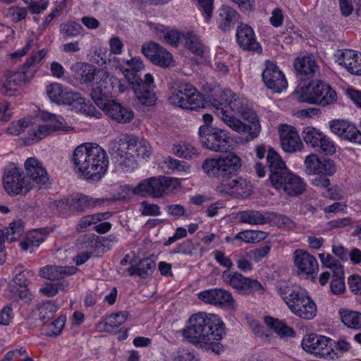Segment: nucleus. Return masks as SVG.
Listing matches in <instances>:
<instances>
[{"mask_svg":"<svg viewBox=\"0 0 361 361\" xmlns=\"http://www.w3.org/2000/svg\"><path fill=\"white\" fill-rule=\"evenodd\" d=\"M241 166V159L234 153H229L218 159H206L202 169L209 177L220 180L216 188L218 193L246 199L252 193V186L250 180L236 176Z\"/></svg>","mask_w":361,"mask_h":361,"instance_id":"f257e3e1","label":"nucleus"},{"mask_svg":"<svg viewBox=\"0 0 361 361\" xmlns=\"http://www.w3.org/2000/svg\"><path fill=\"white\" fill-rule=\"evenodd\" d=\"M225 334L223 321L216 314L205 312L192 314L188 321V326L183 330V336L189 342L211 349L216 353H219L222 349L220 341Z\"/></svg>","mask_w":361,"mask_h":361,"instance_id":"f03ea898","label":"nucleus"},{"mask_svg":"<svg viewBox=\"0 0 361 361\" xmlns=\"http://www.w3.org/2000/svg\"><path fill=\"white\" fill-rule=\"evenodd\" d=\"M267 168L269 171V180L276 189H282L286 195L297 197L306 190V184L298 176L290 172L280 155L272 148H269L267 154V164L257 162L255 169L258 177L265 176Z\"/></svg>","mask_w":361,"mask_h":361,"instance_id":"7ed1b4c3","label":"nucleus"},{"mask_svg":"<svg viewBox=\"0 0 361 361\" xmlns=\"http://www.w3.org/2000/svg\"><path fill=\"white\" fill-rule=\"evenodd\" d=\"M73 161L78 171L87 180H99L106 173L109 158L105 150L97 144L85 143L74 150Z\"/></svg>","mask_w":361,"mask_h":361,"instance_id":"20e7f679","label":"nucleus"},{"mask_svg":"<svg viewBox=\"0 0 361 361\" xmlns=\"http://www.w3.org/2000/svg\"><path fill=\"white\" fill-rule=\"evenodd\" d=\"M128 68H125V77L132 87L136 97L145 106H153L157 101L154 93V78L150 73H147L144 79L137 73L144 68L140 57H134L126 62Z\"/></svg>","mask_w":361,"mask_h":361,"instance_id":"39448f33","label":"nucleus"},{"mask_svg":"<svg viewBox=\"0 0 361 361\" xmlns=\"http://www.w3.org/2000/svg\"><path fill=\"white\" fill-rule=\"evenodd\" d=\"M46 54L44 49L33 52L20 70L6 71L1 79V94L6 97L13 96L20 86L30 82L37 71V66Z\"/></svg>","mask_w":361,"mask_h":361,"instance_id":"423d86ee","label":"nucleus"},{"mask_svg":"<svg viewBox=\"0 0 361 361\" xmlns=\"http://www.w3.org/2000/svg\"><path fill=\"white\" fill-rule=\"evenodd\" d=\"M298 101L326 106L337 101V94L332 87L323 81L310 82L307 85L297 88Z\"/></svg>","mask_w":361,"mask_h":361,"instance_id":"0eeeda50","label":"nucleus"},{"mask_svg":"<svg viewBox=\"0 0 361 361\" xmlns=\"http://www.w3.org/2000/svg\"><path fill=\"white\" fill-rule=\"evenodd\" d=\"M229 105L230 114H233L235 117V114H238L247 122L244 123L241 121L245 129L235 131L239 133H247L252 139L257 137L261 130V126L257 114L250 108L248 102L245 98L235 95L230 99Z\"/></svg>","mask_w":361,"mask_h":361,"instance_id":"6e6552de","label":"nucleus"},{"mask_svg":"<svg viewBox=\"0 0 361 361\" xmlns=\"http://www.w3.org/2000/svg\"><path fill=\"white\" fill-rule=\"evenodd\" d=\"M333 340L325 336L311 334L302 341V347L307 353L326 360H336L338 355L333 348Z\"/></svg>","mask_w":361,"mask_h":361,"instance_id":"1a4fd4ad","label":"nucleus"},{"mask_svg":"<svg viewBox=\"0 0 361 361\" xmlns=\"http://www.w3.org/2000/svg\"><path fill=\"white\" fill-rule=\"evenodd\" d=\"M3 184L6 192L10 195H25L32 187L23 171L13 164L6 169Z\"/></svg>","mask_w":361,"mask_h":361,"instance_id":"9d476101","label":"nucleus"},{"mask_svg":"<svg viewBox=\"0 0 361 361\" xmlns=\"http://www.w3.org/2000/svg\"><path fill=\"white\" fill-rule=\"evenodd\" d=\"M200 142L212 151L224 152L229 147L230 137L219 128L202 125L199 129Z\"/></svg>","mask_w":361,"mask_h":361,"instance_id":"9b49d317","label":"nucleus"},{"mask_svg":"<svg viewBox=\"0 0 361 361\" xmlns=\"http://www.w3.org/2000/svg\"><path fill=\"white\" fill-rule=\"evenodd\" d=\"M235 96L231 90H227L216 94L212 100V105L216 110V115L233 130L245 129L241 121L229 114V100Z\"/></svg>","mask_w":361,"mask_h":361,"instance_id":"f8f14e48","label":"nucleus"},{"mask_svg":"<svg viewBox=\"0 0 361 361\" xmlns=\"http://www.w3.org/2000/svg\"><path fill=\"white\" fill-rule=\"evenodd\" d=\"M286 299V304L296 316L305 319H312L316 316V304L305 293L293 290Z\"/></svg>","mask_w":361,"mask_h":361,"instance_id":"ddd939ff","label":"nucleus"},{"mask_svg":"<svg viewBox=\"0 0 361 361\" xmlns=\"http://www.w3.org/2000/svg\"><path fill=\"white\" fill-rule=\"evenodd\" d=\"M173 181L172 178L166 176L151 177L140 182L133 191L142 197L159 198L168 192Z\"/></svg>","mask_w":361,"mask_h":361,"instance_id":"4468645a","label":"nucleus"},{"mask_svg":"<svg viewBox=\"0 0 361 361\" xmlns=\"http://www.w3.org/2000/svg\"><path fill=\"white\" fill-rule=\"evenodd\" d=\"M225 281L239 294L243 295H253L255 293H262L264 291V288L259 281L245 277L238 272L228 275Z\"/></svg>","mask_w":361,"mask_h":361,"instance_id":"2eb2a0df","label":"nucleus"},{"mask_svg":"<svg viewBox=\"0 0 361 361\" xmlns=\"http://www.w3.org/2000/svg\"><path fill=\"white\" fill-rule=\"evenodd\" d=\"M305 171L308 175L332 176L336 171L334 161L329 158H319L317 154H311L306 157Z\"/></svg>","mask_w":361,"mask_h":361,"instance_id":"dca6fc26","label":"nucleus"},{"mask_svg":"<svg viewBox=\"0 0 361 361\" xmlns=\"http://www.w3.org/2000/svg\"><path fill=\"white\" fill-rule=\"evenodd\" d=\"M141 51L152 63L162 68H167L172 63V54L154 42L144 44Z\"/></svg>","mask_w":361,"mask_h":361,"instance_id":"f3484780","label":"nucleus"},{"mask_svg":"<svg viewBox=\"0 0 361 361\" xmlns=\"http://www.w3.org/2000/svg\"><path fill=\"white\" fill-rule=\"evenodd\" d=\"M262 79L266 86L274 92L280 93L288 86L285 75L272 62L267 63V68L262 73Z\"/></svg>","mask_w":361,"mask_h":361,"instance_id":"a211bd4d","label":"nucleus"},{"mask_svg":"<svg viewBox=\"0 0 361 361\" xmlns=\"http://www.w3.org/2000/svg\"><path fill=\"white\" fill-rule=\"evenodd\" d=\"M332 133L343 140L361 145V132L350 122L345 120L336 119L329 123Z\"/></svg>","mask_w":361,"mask_h":361,"instance_id":"6ab92c4d","label":"nucleus"},{"mask_svg":"<svg viewBox=\"0 0 361 361\" xmlns=\"http://www.w3.org/2000/svg\"><path fill=\"white\" fill-rule=\"evenodd\" d=\"M295 267L298 269L300 275L310 276L317 271L319 269L316 258L305 250L298 249L293 254Z\"/></svg>","mask_w":361,"mask_h":361,"instance_id":"aec40b11","label":"nucleus"},{"mask_svg":"<svg viewBox=\"0 0 361 361\" xmlns=\"http://www.w3.org/2000/svg\"><path fill=\"white\" fill-rule=\"evenodd\" d=\"M236 39L243 49L254 52H262V47L257 41L253 29L248 25L241 23L237 29Z\"/></svg>","mask_w":361,"mask_h":361,"instance_id":"412c9836","label":"nucleus"},{"mask_svg":"<svg viewBox=\"0 0 361 361\" xmlns=\"http://www.w3.org/2000/svg\"><path fill=\"white\" fill-rule=\"evenodd\" d=\"M198 298L204 301L205 303L214 305L216 306H228L233 307L234 300L232 295L228 291L214 288L206 290L198 293Z\"/></svg>","mask_w":361,"mask_h":361,"instance_id":"4be33fe9","label":"nucleus"},{"mask_svg":"<svg viewBox=\"0 0 361 361\" xmlns=\"http://www.w3.org/2000/svg\"><path fill=\"white\" fill-rule=\"evenodd\" d=\"M294 67L298 78L303 81L312 80L319 72V68L312 56L296 59Z\"/></svg>","mask_w":361,"mask_h":361,"instance_id":"5701e85b","label":"nucleus"},{"mask_svg":"<svg viewBox=\"0 0 361 361\" xmlns=\"http://www.w3.org/2000/svg\"><path fill=\"white\" fill-rule=\"evenodd\" d=\"M110 87L106 81L104 73H102L101 80L92 87L90 92L92 99L102 111L106 109L111 102L114 101L111 99L112 91Z\"/></svg>","mask_w":361,"mask_h":361,"instance_id":"b1692460","label":"nucleus"},{"mask_svg":"<svg viewBox=\"0 0 361 361\" xmlns=\"http://www.w3.org/2000/svg\"><path fill=\"white\" fill-rule=\"evenodd\" d=\"M27 176L40 185H46L49 182L47 172L42 163L35 157L28 158L25 162Z\"/></svg>","mask_w":361,"mask_h":361,"instance_id":"393cba45","label":"nucleus"},{"mask_svg":"<svg viewBox=\"0 0 361 361\" xmlns=\"http://www.w3.org/2000/svg\"><path fill=\"white\" fill-rule=\"evenodd\" d=\"M47 94L53 102L71 106L78 92L68 90L59 83H52L47 87Z\"/></svg>","mask_w":361,"mask_h":361,"instance_id":"a878e982","label":"nucleus"},{"mask_svg":"<svg viewBox=\"0 0 361 361\" xmlns=\"http://www.w3.org/2000/svg\"><path fill=\"white\" fill-rule=\"evenodd\" d=\"M280 139L281 147L286 152H295L300 150L302 146L295 129L288 126L280 129Z\"/></svg>","mask_w":361,"mask_h":361,"instance_id":"bb28decb","label":"nucleus"},{"mask_svg":"<svg viewBox=\"0 0 361 361\" xmlns=\"http://www.w3.org/2000/svg\"><path fill=\"white\" fill-rule=\"evenodd\" d=\"M240 15L238 11L228 5H223L218 10L217 24L223 32H226L233 29L238 23Z\"/></svg>","mask_w":361,"mask_h":361,"instance_id":"cd10ccee","label":"nucleus"},{"mask_svg":"<svg viewBox=\"0 0 361 361\" xmlns=\"http://www.w3.org/2000/svg\"><path fill=\"white\" fill-rule=\"evenodd\" d=\"M104 111L110 118L119 123H130L134 117V113L130 108L122 106L115 100L111 102Z\"/></svg>","mask_w":361,"mask_h":361,"instance_id":"c85d7f7f","label":"nucleus"},{"mask_svg":"<svg viewBox=\"0 0 361 361\" xmlns=\"http://www.w3.org/2000/svg\"><path fill=\"white\" fill-rule=\"evenodd\" d=\"M194 87L192 85L186 82L178 84L169 98L170 103L178 107L186 106L188 104L187 100L190 97L189 94L194 91Z\"/></svg>","mask_w":361,"mask_h":361,"instance_id":"c756f323","label":"nucleus"},{"mask_svg":"<svg viewBox=\"0 0 361 361\" xmlns=\"http://www.w3.org/2000/svg\"><path fill=\"white\" fill-rule=\"evenodd\" d=\"M74 267L47 266L40 269L39 276L50 281H56L75 273Z\"/></svg>","mask_w":361,"mask_h":361,"instance_id":"7c9ffc66","label":"nucleus"},{"mask_svg":"<svg viewBox=\"0 0 361 361\" xmlns=\"http://www.w3.org/2000/svg\"><path fill=\"white\" fill-rule=\"evenodd\" d=\"M156 263L150 258L140 259L136 264L131 265L127 269L130 276H138L141 279H146L152 275L155 270Z\"/></svg>","mask_w":361,"mask_h":361,"instance_id":"2f4dec72","label":"nucleus"},{"mask_svg":"<svg viewBox=\"0 0 361 361\" xmlns=\"http://www.w3.org/2000/svg\"><path fill=\"white\" fill-rule=\"evenodd\" d=\"M24 231V224L22 220L15 221L8 227L0 229V245H4L5 241L10 243L17 240Z\"/></svg>","mask_w":361,"mask_h":361,"instance_id":"473e14b6","label":"nucleus"},{"mask_svg":"<svg viewBox=\"0 0 361 361\" xmlns=\"http://www.w3.org/2000/svg\"><path fill=\"white\" fill-rule=\"evenodd\" d=\"M269 212L262 213L260 211L250 209L238 212L240 222L250 225H264L269 223Z\"/></svg>","mask_w":361,"mask_h":361,"instance_id":"72a5a7b5","label":"nucleus"},{"mask_svg":"<svg viewBox=\"0 0 361 361\" xmlns=\"http://www.w3.org/2000/svg\"><path fill=\"white\" fill-rule=\"evenodd\" d=\"M130 152L132 155L140 158H147L152 154V147L149 142L143 138L130 135Z\"/></svg>","mask_w":361,"mask_h":361,"instance_id":"f704fd0d","label":"nucleus"},{"mask_svg":"<svg viewBox=\"0 0 361 361\" xmlns=\"http://www.w3.org/2000/svg\"><path fill=\"white\" fill-rule=\"evenodd\" d=\"M73 78L80 83H87L94 79L96 69L87 63H78L71 67Z\"/></svg>","mask_w":361,"mask_h":361,"instance_id":"c9c22d12","label":"nucleus"},{"mask_svg":"<svg viewBox=\"0 0 361 361\" xmlns=\"http://www.w3.org/2000/svg\"><path fill=\"white\" fill-rule=\"evenodd\" d=\"M58 123V124H45L39 126L38 128L33 132L35 137L32 140H35L37 142L49 135L52 132L56 130L69 131L72 130L71 127L66 126L63 118H59Z\"/></svg>","mask_w":361,"mask_h":361,"instance_id":"e433bc0d","label":"nucleus"},{"mask_svg":"<svg viewBox=\"0 0 361 361\" xmlns=\"http://www.w3.org/2000/svg\"><path fill=\"white\" fill-rule=\"evenodd\" d=\"M343 63L352 74L361 75V53L353 50H345L342 54Z\"/></svg>","mask_w":361,"mask_h":361,"instance_id":"4c0bfd02","label":"nucleus"},{"mask_svg":"<svg viewBox=\"0 0 361 361\" xmlns=\"http://www.w3.org/2000/svg\"><path fill=\"white\" fill-rule=\"evenodd\" d=\"M102 202V200L94 199L82 194H78L71 199L70 207L78 212H83Z\"/></svg>","mask_w":361,"mask_h":361,"instance_id":"58836bf2","label":"nucleus"},{"mask_svg":"<svg viewBox=\"0 0 361 361\" xmlns=\"http://www.w3.org/2000/svg\"><path fill=\"white\" fill-rule=\"evenodd\" d=\"M71 106L76 111L89 116L95 117L96 118H99L102 116L101 112L97 111L95 106H94L90 101L86 102V99L81 97L79 93L75 96V99Z\"/></svg>","mask_w":361,"mask_h":361,"instance_id":"ea45409f","label":"nucleus"},{"mask_svg":"<svg viewBox=\"0 0 361 361\" xmlns=\"http://www.w3.org/2000/svg\"><path fill=\"white\" fill-rule=\"evenodd\" d=\"M342 322L348 327L361 329V313L347 309L341 308L338 310Z\"/></svg>","mask_w":361,"mask_h":361,"instance_id":"a19ab883","label":"nucleus"},{"mask_svg":"<svg viewBox=\"0 0 361 361\" xmlns=\"http://www.w3.org/2000/svg\"><path fill=\"white\" fill-rule=\"evenodd\" d=\"M185 40V47L194 54L197 56H202L205 47L202 42L200 38L193 32H188L185 35L183 34Z\"/></svg>","mask_w":361,"mask_h":361,"instance_id":"79ce46f5","label":"nucleus"},{"mask_svg":"<svg viewBox=\"0 0 361 361\" xmlns=\"http://www.w3.org/2000/svg\"><path fill=\"white\" fill-rule=\"evenodd\" d=\"M58 310V306L52 300H47L38 305L36 311L38 316L45 324L51 319Z\"/></svg>","mask_w":361,"mask_h":361,"instance_id":"37998d69","label":"nucleus"},{"mask_svg":"<svg viewBox=\"0 0 361 361\" xmlns=\"http://www.w3.org/2000/svg\"><path fill=\"white\" fill-rule=\"evenodd\" d=\"M264 322L267 326L271 328L281 337L293 336L294 331L292 328L286 326L284 323L277 319L271 317H266Z\"/></svg>","mask_w":361,"mask_h":361,"instance_id":"c03bdc74","label":"nucleus"},{"mask_svg":"<svg viewBox=\"0 0 361 361\" xmlns=\"http://www.w3.org/2000/svg\"><path fill=\"white\" fill-rule=\"evenodd\" d=\"M324 133L315 128L307 126L302 132V137L307 145L313 148H317L322 138Z\"/></svg>","mask_w":361,"mask_h":361,"instance_id":"a18cd8bd","label":"nucleus"},{"mask_svg":"<svg viewBox=\"0 0 361 361\" xmlns=\"http://www.w3.org/2000/svg\"><path fill=\"white\" fill-rule=\"evenodd\" d=\"M331 281V290L335 295L343 293L345 290L344 269L343 267H338L332 275Z\"/></svg>","mask_w":361,"mask_h":361,"instance_id":"49530a36","label":"nucleus"},{"mask_svg":"<svg viewBox=\"0 0 361 361\" xmlns=\"http://www.w3.org/2000/svg\"><path fill=\"white\" fill-rule=\"evenodd\" d=\"M270 222H274L279 228L288 231L294 230L297 227L296 223L288 216L275 212H269V223Z\"/></svg>","mask_w":361,"mask_h":361,"instance_id":"de8ad7c7","label":"nucleus"},{"mask_svg":"<svg viewBox=\"0 0 361 361\" xmlns=\"http://www.w3.org/2000/svg\"><path fill=\"white\" fill-rule=\"evenodd\" d=\"M160 27V29L157 28L159 37L170 45L177 47L179 44L180 37H183V35L177 30H166L162 25Z\"/></svg>","mask_w":361,"mask_h":361,"instance_id":"09e8293b","label":"nucleus"},{"mask_svg":"<svg viewBox=\"0 0 361 361\" xmlns=\"http://www.w3.org/2000/svg\"><path fill=\"white\" fill-rule=\"evenodd\" d=\"M82 32V27L75 21H66L60 25V33L64 39L77 37L81 35Z\"/></svg>","mask_w":361,"mask_h":361,"instance_id":"8fccbe9b","label":"nucleus"},{"mask_svg":"<svg viewBox=\"0 0 361 361\" xmlns=\"http://www.w3.org/2000/svg\"><path fill=\"white\" fill-rule=\"evenodd\" d=\"M130 135H126L122 138L115 140L111 142V149L113 154L117 155V158L125 156L126 153H130Z\"/></svg>","mask_w":361,"mask_h":361,"instance_id":"3c124183","label":"nucleus"},{"mask_svg":"<svg viewBox=\"0 0 361 361\" xmlns=\"http://www.w3.org/2000/svg\"><path fill=\"white\" fill-rule=\"evenodd\" d=\"M266 237L267 233L265 232L253 230L240 231L235 235V238H238V240H240L246 243L259 242L265 239Z\"/></svg>","mask_w":361,"mask_h":361,"instance_id":"603ef678","label":"nucleus"},{"mask_svg":"<svg viewBox=\"0 0 361 361\" xmlns=\"http://www.w3.org/2000/svg\"><path fill=\"white\" fill-rule=\"evenodd\" d=\"M76 247L78 250L93 254L97 247V242L94 235H85L77 240Z\"/></svg>","mask_w":361,"mask_h":361,"instance_id":"864d4df0","label":"nucleus"},{"mask_svg":"<svg viewBox=\"0 0 361 361\" xmlns=\"http://www.w3.org/2000/svg\"><path fill=\"white\" fill-rule=\"evenodd\" d=\"M189 94L190 97L187 100L188 104L186 106H182L180 108L195 110L205 106V99L203 95L195 87H194V91H192Z\"/></svg>","mask_w":361,"mask_h":361,"instance_id":"5fc2aeb1","label":"nucleus"},{"mask_svg":"<svg viewBox=\"0 0 361 361\" xmlns=\"http://www.w3.org/2000/svg\"><path fill=\"white\" fill-rule=\"evenodd\" d=\"M173 153L181 158L192 159L193 157L197 155L196 149L188 143H182L175 145L173 148Z\"/></svg>","mask_w":361,"mask_h":361,"instance_id":"6e6d98bb","label":"nucleus"},{"mask_svg":"<svg viewBox=\"0 0 361 361\" xmlns=\"http://www.w3.org/2000/svg\"><path fill=\"white\" fill-rule=\"evenodd\" d=\"M103 73L107 84L111 87L110 90L112 91V94L124 93L128 90V85H130L129 84L127 85L126 82H121L119 79L114 76H109L106 72Z\"/></svg>","mask_w":361,"mask_h":361,"instance_id":"4d7b16f0","label":"nucleus"},{"mask_svg":"<svg viewBox=\"0 0 361 361\" xmlns=\"http://www.w3.org/2000/svg\"><path fill=\"white\" fill-rule=\"evenodd\" d=\"M118 167L124 172H130L137 166L134 155L126 153L125 156L116 158Z\"/></svg>","mask_w":361,"mask_h":361,"instance_id":"13d9d810","label":"nucleus"},{"mask_svg":"<svg viewBox=\"0 0 361 361\" xmlns=\"http://www.w3.org/2000/svg\"><path fill=\"white\" fill-rule=\"evenodd\" d=\"M128 315L129 313L126 311L112 313L106 318L105 324L112 328H118L126 321Z\"/></svg>","mask_w":361,"mask_h":361,"instance_id":"bf43d9fd","label":"nucleus"},{"mask_svg":"<svg viewBox=\"0 0 361 361\" xmlns=\"http://www.w3.org/2000/svg\"><path fill=\"white\" fill-rule=\"evenodd\" d=\"M110 56L111 54H108L105 48L99 47L93 51V54L91 56V61L99 66H103L109 63Z\"/></svg>","mask_w":361,"mask_h":361,"instance_id":"052dcab7","label":"nucleus"},{"mask_svg":"<svg viewBox=\"0 0 361 361\" xmlns=\"http://www.w3.org/2000/svg\"><path fill=\"white\" fill-rule=\"evenodd\" d=\"M316 149L326 155H332L336 152V146L334 142L324 134Z\"/></svg>","mask_w":361,"mask_h":361,"instance_id":"680f3d73","label":"nucleus"},{"mask_svg":"<svg viewBox=\"0 0 361 361\" xmlns=\"http://www.w3.org/2000/svg\"><path fill=\"white\" fill-rule=\"evenodd\" d=\"M13 284L10 286L11 292H16V288L27 287L29 281L27 278V274L25 271H20L16 274L13 279Z\"/></svg>","mask_w":361,"mask_h":361,"instance_id":"e2e57ef3","label":"nucleus"},{"mask_svg":"<svg viewBox=\"0 0 361 361\" xmlns=\"http://www.w3.org/2000/svg\"><path fill=\"white\" fill-rule=\"evenodd\" d=\"M68 284L63 283H50L47 284L44 288L40 289V292L44 294L46 296L51 297L56 295L59 290H63Z\"/></svg>","mask_w":361,"mask_h":361,"instance_id":"0e129e2a","label":"nucleus"},{"mask_svg":"<svg viewBox=\"0 0 361 361\" xmlns=\"http://www.w3.org/2000/svg\"><path fill=\"white\" fill-rule=\"evenodd\" d=\"M28 127V122L26 119H20L16 122H13L7 128L9 134L13 135H18L25 131V129Z\"/></svg>","mask_w":361,"mask_h":361,"instance_id":"69168bd1","label":"nucleus"},{"mask_svg":"<svg viewBox=\"0 0 361 361\" xmlns=\"http://www.w3.org/2000/svg\"><path fill=\"white\" fill-rule=\"evenodd\" d=\"M199 4V8L204 16L206 21H209L213 13V0H197Z\"/></svg>","mask_w":361,"mask_h":361,"instance_id":"338daca9","label":"nucleus"},{"mask_svg":"<svg viewBox=\"0 0 361 361\" xmlns=\"http://www.w3.org/2000/svg\"><path fill=\"white\" fill-rule=\"evenodd\" d=\"M271 250V246L266 245L250 251V258L255 262H259L267 257Z\"/></svg>","mask_w":361,"mask_h":361,"instance_id":"774afa93","label":"nucleus"}]
</instances>
